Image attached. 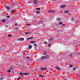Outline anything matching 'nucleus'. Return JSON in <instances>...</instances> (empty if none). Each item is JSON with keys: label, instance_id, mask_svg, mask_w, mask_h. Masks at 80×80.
<instances>
[{"label": "nucleus", "instance_id": "f257e3e1", "mask_svg": "<svg viewBox=\"0 0 80 80\" xmlns=\"http://www.w3.org/2000/svg\"><path fill=\"white\" fill-rule=\"evenodd\" d=\"M38 2V0H33V3L34 4H37Z\"/></svg>", "mask_w": 80, "mask_h": 80}, {"label": "nucleus", "instance_id": "f03ea898", "mask_svg": "<svg viewBox=\"0 0 80 80\" xmlns=\"http://www.w3.org/2000/svg\"><path fill=\"white\" fill-rule=\"evenodd\" d=\"M18 40L19 41H23V40H24V38H20L18 39Z\"/></svg>", "mask_w": 80, "mask_h": 80}, {"label": "nucleus", "instance_id": "7ed1b4c3", "mask_svg": "<svg viewBox=\"0 0 80 80\" xmlns=\"http://www.w3.org/2000/svg\"><path fill=\"white\" fill-rule=\"evenodd\" d=\"M48 12L49 13H54L55 11H54L49 10L48 11Z\"/></svg>", "mask_w": 80, "mask_h": 80}, {"label": "nucleus", "instance_id": "20e7f679", "mask_svg": "<svg viewBox=\"0 0 80 80\" xmlns=\"http://www.w3.org/2000/svg\"><path fill=\"white\" fill-rule=\"evenodd\" d=\"M20 75H28V73H22L21 72H20Z\"/></svg>", "mask_w": 80, "mask_h": 80}, {"label": "nucleus", "instance_id": "39448f33", "mask_svg": "<svg viewBox=\"0 0 80 80\" xmlns=\"http://www.w3.org/2000/svg\"><path fill=\"white\" fill-rule=\"evenodd\" d=\"M46 69H47V68H41V70H45Z\"/></svg>", "mask_w": 80, "mask_h": 80}, {"label": "nucleus", "instance_id": "423d86ee", "mask_svg": "<svg viewBox=\"0 0 80 80\" xmlns=\"http://www.w3.org/2000/svg\"><path fill=\"white\" fill-rule=\"evenodd\" d=\"M45 59H47V58H49V56L48 55H47L46 56L44 57Z\"/></svg>", "mask_w": 80, "mask_h": 80}, {"label": "nucleus", "instance_id": "0eeeda50", "mask_svg": "<svg viewBox=\"0 0 80 80\" xmlns=\"http://www.w3.org/2000/svg\"><path fill=\"white\" fill-rule=\"evenodd\" d=\"M40 59L41 60H45V57H42L40 58Z\"/></svg>", "mask_w": 80, "mask_h": 80}, {"label": "nucleus", "instance_id": "6e6552de", "mask_svg": "<svg viewBox=\"0 0 80 80\" xmlns=\"http://www.w3.org/2000/svg\"><path fill=\"white\" fill-rule=\"evenodd\" d=\"M66 7V6L65 5H62L61 6V8H64V7Z\"/></svg>", "mask_w": 80, "mask_h": 80}, {"label": "nucleus", "instance_id": "1a4fd4ad", "mask_svg": "<svg viewBox=\"0 0 80 80\" xmlns=\"http://www.w3.org/2000/svg\"><path fill=\"white\" fill-rule=\"evenodd\" d=\"M55 68L57 70H60V68L57 66Z\"/></svg>", "mask_w": 80, "mask_h": 80}, {"label": "nucleus", "instance_id": "9d476101", "mask_svg": "<svg viewBox=\"0 0 80 80\" xmlns=\"http://www.w3.org/2000/svg\"><path fill=\"white\" fill-rule=\"evenodd\" d=\"M6 8H7V10H9V9H10V7H9L6 6Z\"/></svg>", "mask_w": 80, "mask_h": 80}, {"label": "nucleus", "instance_id": "9b49d317", "mask_svg": "<svg viewBox=\"0 0 80 80\" xmlns=\"http://www.w3.org/2000/svg\"><path fill=\"white\" fill-rule=\"evenodd\" d=\"M2 23H5L6 22V21H5V19H3L2 20Z\"/></svg>", "mask_w": 80, "mask_h": 80}, {"label": "nucleus", "instance_id": "f8f14e48", "mask_svg": "<svg viewBox=\"0 0 80 80\" xmlns=\"http://www.w3.org/2000/svg\"><path fill=\"white\" fill-rule=\"evenodd\" d=\"M64 13H68V12H69V11H66L64 12Z\"/></svg>", "mask_w": 80, "mask_h": 80}, {"label": "nucleus", "instance_id": "ddd939ff", "mask_svg": "<svg viewBox=\"0 0 80 80\" xmlns=\"http://www.w3.org/2000/svg\"><path fill=\"white\" fill-rule=\"evenodd\" d=\"M32 38H33V37H30L29 38H27V40H30V39H32Z\"/></svg>", "mask_w": 80, "mask_h": 80}, {"label": "nucleus", "instance_id": "4468645a", "mask_svg": "<svg viewBox=\"0 0 80 80\" xmlns=\"http://www.w3.org/2000/svg\"><path fill=\"white\" fill-rule=\"evenodd\" d=\"M28 48L29 49H31L32 48V46L31 45H29Z\"/></svg>", "mask_w": 80, "mask_h": 80}, {"label": "nucleus", "instance_id": "2eb2a0df", "mask_svg": "<svg viewBox=\"0 0 80 80\" xmlns=\"http://www.w3.org/2000/svg\"><path fill=\"white\" fill-rule=\"evenodd\" d=\"M36 13H37V14H38L39 13H40V12L38 11H37L36 12Z\"/></svg>", "mask_w": 80, "mask_h": 80}, {"label": "nucleus", "instance_id": "dca6fc26", "mask_svg": "<svg viewBox=\"0 0 80 80\" xmlns=\"http://www.w3.org/2000/svg\"><path fill=\"white\" fill-rule=\"evenodd\" d=\"M8 37H12V35L10 34H9L8 35Z\"/></svg>", "mask_w": 80, "mask_h": 80}, {"label": "nucleus", "instance_id": "f3484780", "mask_svg": "<svg viewBox=\"0 0 80 80\" xmlns=\"http://www.w3.org/2000/svg\"><path fill=\"white\" fill-rule=\"evenodd\" d=\"M52 40H53V38H49V40L50 41H52Z\"/></svg>", "mask_w": 80, "mask_h": 80}, {"label": "nucleus", "instance_id": "a211bd4d", "mask_svg": "<svg viewBox=\"0 0 80 80\" xmlns=\"http://www.w3.org/2000/svg\"><path fill=\"white\" fill-rule=\"evenodd\" d=\"M39 77H41V78H43L44 77L43 76H42L41 74H39Z\"/></svg>", "mask_w": 80, "mask_h": 80}, {"label": "nucleus", "instance_id": "6ab92c4d", "mask_svg": "<svg viewBox=\"0 0 80 80\" xmlns=\"http://www.w3.org/2000/svg\"><path fill=\"white\" fill-rule=\"evenodd\" d=\"M36 10H40V8H37L36 9Z\"/></svg>", "mask_w": 80, "mask_h": 80}, {"label": "nucleus", "instance_id": "aec40b11", "mask_svg": "<svg viewBox=\"0 0 80 80\" xmlns=\"http://www.w3.org/2000/svg\"><path fill=\"white\" fill-rule=\"evenodd\" d=\"M29 33V32H25V34H26V35H27V34H28Z\"/></svg>", "mask_w": 80, "mask_h": 80}, {"label": "nucleus", "instance_id": "412c9836", "mask_svg": "<svg viewBox=\"0 0 80 80\" xmlns=\"http://www.w3.org/2000/svg\"><path fill=\"white\" fill-rule=\"evenodd\" d=\"M76 70V68L74 67L73 69V71H75Z\"/></svg>", "mask_w": 80, "mask_h": 80}, {"label": "nucleus", "instance_id": "4be33fe9", "mask_svg": "<svg viewBox=\"0 0 80 80\" xmlns=\"http://www.w3.org/2000/svg\"><path fill=\"white\" fill-rule=\"evenodd\" d=\"M8 72L9 73H10L11 72V71L10 70H8Z\"/></svg>", "mask_w": 80, "mask_h": 80}, {"label": "nucleus", "instance_id": "5701e85b", "mask_svg": "<svg viewBox=\"0 0 80 80\" xmlns=\"http://www.w3.org/2000/svg\"><path fill=\"white\" fill-rule=\"evenodd\" d=\"M13 12H14V11L12 10L11 11V13H13Z\"/></svg>", "mask_w": 80, "mask_h": 80}, {"label": "nucleus", "instance_id": "b1692460", "mask_svg": "<svg viewBox=\"0 0 80 80\" xmlns=\"http://www.w3.org/2000/svg\"><path fill=\"white\" fill-rule=\"evenodd\" d=\"M30 43H35V42H34V41H31L30 42Z\"/></svg>", "mask_w": 80, "mask_h": 80}, {"label": "nucleus", "instance_id": "393cba45", "mask_svg": "<svg viewBox=\"0 0 80 80\" xmlns=\"http://www.w3.org/2000/svg\"><path fill=\"white\" fill-rule=\"evenodd\" d=\"M51 44H48V47H50V46L51 45Z\"/></svg>", "mask_w": 80, "mask_h": 80}, {"label": "nucleus", "instance_id": "a878e982", "mask_svg": "<svg viewBox=\"0 0 80 80\" xmlns=\"http://www.w3.org/2000/svg\"><path fill=\"white\" fill-rule=\"evenodd\" d=\"M71 20H72V21H73V20H74V19L73 18H72Z\"/></svg>", "mask_w": 80, "mask_h": 80}, {"label": "nucleus", "instance_id": "bb28decb", "mask_svg": "<svg viewBox=\"0 0 80 80\" xmlns=\"http://www.w3.org/2000/svg\"><path fill=\"white\" fill-rule=\"evenodd\" d=\"M3 79V77H2L1 78H0V80H2Z\"/></svg>", "mask_w": 80, "mask_h": 80}, {"label": "nucleus", "instance_id": "cd10ccee", "mask_svg": "<svg viewBox=\"0 0 80 80\" xmlns=\"http://www.w3.org/2000/svg\"><path fill=\"white\" fill-rule=\"evenodd\" d=\"M15 25L16 26H17V25H18V24H17V23H15Z\"/></svg>", "mask_w": 80, "mask_h": 80}, {"label": "nucleus", "instance_id": "c85d7f7f", "mask_svg": "<svg viewBox=\"0 0 80 80\" xmlns=\"http://www.w3.org/2000/svg\"><path fill=\"white\" fill-rule=\"evenodd\" d=\"M34 45L35 47H37V45L36 44H34Z\"/></svg>", "mask_w": 80, "mask_h": 80}, {"label": "nucleus", "instance_id": "c756f323", "mask_svg": "<svg viewBox=\"0 0 80 80\" xmlns=\"http://www.w3.org/2000/svg\"><path fill=\"white\" fill-rule=\"evenodd\" d=\"M60 20V19L59 18H57V20Z\"/></svg>", "mask_w": 80, "mask_h": 80}, {"label": "nucleus", "instance_id": "7c9ffc66", "mask_svg": "<svg viewBox=\"0 0 80 80\" xmlns=\"http://www.w3.org/2000/svg\"><path fill=\"white\" fill-rule=\"evenodd\" d=\"M27 58H28V59H30V57H27Z\"/></svg>", "mask_w": 80, "mask_h": 80}, {"label": "nucleus", "instance_id": "2f4dec72", "mask_svg": "<svg viewBox=\"0 0 80 80\" xmlns=\"http://www.w3.org/2000/svg\"><path fill=\"white\" fill-rule=\"evenodd\" d=\"M21 78H20V77H19V78H18L17 79V80H20V79Z\"/></svg>", "mask_w": 80, "mask_h": 80}, {"label": "nucleus", "instance_id": "473e14b6", "mask_svg": "<svg viewBox=\"0 0 80 80\" xmlns=\"http://www.w3.org/2000/svg\"><path fill=\"white\" fill-rule=\"evenodd\" d=\"M59 25H61V24H62V22H59Z\"/></svg>", "mask_w": 80, "mask_h": 80}, {"label": "nucleus", "instance_id": "72a5a7b5", "mask_svg": "<svg viewBox=\"0 0 80 80\" xmlns=\"http://www.w3.org/2000/svg\"><path fill=\"white\" fill-rule=\"evenodd\" d=\"M10 69H11V70H12V69H13V68L12 67H11L10 68Z\"/></svg>", "mask_w": 80, "mask_h": 80}, {"label": "nucleus", "instance_id": "f704fd0d", "mask_svg": "<svg viewBox=\"0 0 80 80\" xmlns=\"http://www.w3.org/2000/svg\"><path fill=\"white\" fill-rule=\"evenodd\" d=\"M70 67H73V65H70Z\"/></svg>", "mask_w": 80, "mask_h": 80}, {"label": "nucleus", "instance_id": "c9c22d12", "mask_svg": "<svg viewBox=\"0 0 80 80\" xmlns=\"http://www.w3.org/2000/svg\"><path fill=\"white\" fill-rule=\"evenodd\" d=\"M44 44H47V43L46 42H44Z\"/></svg>", "mask_w": 80, "mask_h": 80}, {"label": "nucleus", "instance_id": "e433bc0d", "mask_svg": "<svg viewBox=\"0 0 80 80\" xmlns=\"http://www.w3.org/2000/svg\"><path fill=\"white\" fill-rule=\"evenodd\" d=\"M62 25H63V26H65V24H63Z\"/></svg>", "mask_w": 80, "mask_h": 80}, {"label": "nucleus", "instance_id": "4c0bfd02", "mask_svg": "<svg viewBox=\"0 0 80 80\" xmlns=\"http://www.w3.org/2000/svg\"><path fill=\"white\" fill-rule=\"evenodd\" d=\"M7 18H10V16H7Z\"/></svg>", "mask_w": 80, "mask_h": 80}, {"label": "nucleus", "instance_id": "58836bf2", "mask_svg": "<svg viewBox=\"0 0 80 80\" xmlns=\"http://www.w3.org/2000/svg\"><path fill=\"white\" fill-rule=\"evenodd\" d=\"M44 55H46V52H44Z\"/></svg>", "mask_w": 80, "mask_h": 80}, {"label": "nucleus", "instance_id": "ea45409f", "mask_svg": "<svg viewBox=\"0 0 80 80\" xmlns=\"http://www.w3.org/2000/svg\"><path fill=\"white\" fill-rule=\"evenodd\" d=\"M30 25V24H27V25Z\"/></svg>", "mask_w": 80, "mask_h": 80}, {"label": "nucleus", "instance_id": "a19ab883", "mask_svg": "<svg viewBox=\"0 0 80 80\" xmlns=\"http://www.w3.org/2000/svg\"><path fill=\"white\" fill-rule=\"evenodd\" d=\"M25 52V51H23V53H24V52Z\"/></svg>", "mask_w": 80, "mask_h": 80}, {"label": "nucleus", "instance_id": "79ce46f5", "mask_svg": "<svg viewBox=\"0 0 80 80\" xmlns=\"http://www.w3.org/2000/svg\"><path fill=\"white\" fill-rule=\"evenodd\" d=\"M78 55H80V53H78Z\"/></svg>", "mask_w": 80, "mask_h": 80}, {"label": "nucleus", "instance_id": "37998d69", "mask_svg": "<svg viewBox=\"0 0 80 80\" xmlns=\"http://www.w3.org/2000/svg\"><path fill=\"white\" fill-rule=\"evenodd\" d=\"M6 27H8V26H6Z\"/></svg>", "mask_w": 80, "mask_h": 80}, {"label": "nucleus", "instance_id": "c03bdc74", "mask_svg": "<svg viewBox=\"0 0 80 80\" xmlns=\"http://www.w3.org/2000/svg\"><path fill=\"white\" fill-rule=\"evenodd\" d=\"M42 21H41V23H42Z\"/></svg>", "mask_w": 80, "mask_h": 80}, {"label": "nucleus", "instance_id": "a18cd8bd", "mask_svg": "<svg viewBox=\"0 0 80 80\" xmlns=\"http://www.w3.org/2000/svg\"><path fill=\"white\" fill-rule=\"evenodd\" d=\"M53 0V1H55V0Z\"/></svg>", "mask_w": 80, "mask_h": 80}, {"label": "nucleus", "instance_id": "49530a36", "mask_svg": "<svg viewBox=\"0 0 80 80\" xmlns=\"http://www.w3.org/2000/svg\"><path fill=\"white\" fill-rule=\"evenodd\" d=\"M70 55H72V54H70Z\"/></svg>", "mask_w": 80, "mask_h": 80}]
</instances>
